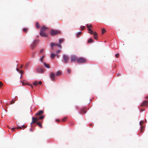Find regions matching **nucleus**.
Here are the masks:
<instances>
[{
  "mask_svg": "<svg viewBox=\"0 0 148 148\" xmlns=\"http://www.w3.org/2000/svg\"><path fill=\"white\" fill-rule=\"evenodd\" d=\"M30 131L32 132L33 131V130H32V129L31 128L30 129Z\"/></svg>",
  "mask_w": 148,
  "mask_h": 148,
  "instance_id": "48",
  "label": "nucleus"
},
{
  "mask_svg": "<svg viewBox=\"0 0 148 148\" xmlns=\"http://www.w3.org/2000/svg\"><path fill=\"white\" fill-rule=\"evenodd\" d=\"M56 121H58V122H60V120L59 119H57V120H56Z\"/></svg>",
  "mask_w": 148,
  "mask_h": 148,
  "instance_id": "49",
  "label": "nucleus"
},
{
  "mask_svg": "<svg viewBox=\"0 0 148 148\" xmlns=\"http://www.w3.org/2000/svg\"><path fill=\"white\" fill-rule=\"evenodd\" d=\"M44 116H40L39 118L33 117L32 118V122L31 123V125H32V124H34L37 123V121L39 119H44Z\"/></svg>",
  "mask_w": 148,
  "mask_h": 148,
  "instance_id": "1",
  "label": "nucleus"
},
{
  "mask_svg": "<svg viewBox=\"0 0 148 148\" xmlns=\"http://www.w3.org/2000/svg\"><path fill=\"white\" fill-rule=\"evenodd\" d=\"M29 65L28 64H27L25 65V67H27Z\"/></svg>",
  "mask_w": 148,
  "mask_h": 148,
  "instance_id": "46",
  "label": "nucleus"
},
{
  "mask_svg": "<svg viewBox=\"0 0 148 148\" xmlns=\"http://www.w3.org/2000/svg\"><path fill=\"white\" fill-rule=\"evenodd\" d=\"M146 98H147L148 99V97H146Z\"/></svg>",
  "mask_w": 148,
  "mask_h": 148,
  "instance_id": "54",
  "label": "nucleus"
},
{
  "mask_svg": "<svg viewBox=\"0 0 148 148\" xmlns=\"http://www.w3.org/2000/svg\"><path fill=\"white\" fill-rule=\"evenodd\" d=\"M144 129V126H142L141 127V129H140V132L141 133L143 131Z\"/></svg>",
  "mask_w": 148,
  "mask_h": 148,
  "instance_id": "24",
  "label": "nucleus"
},
{
  "mask_svg": "<svg viewBox=\"0 0 148 148\" xmlns=\"http://www.w3.org/2000/svg\"><path fill=\"white\" fill-rule=\"evenodd\" d=\"M144 123V121H141L140 123V124L141 126L142 125V124Z\"/></svg>",
  "mask_w": 148,
  "mask_h": 148,
  "instance_id": "30",
  "label": "nucleus"
},
{
  "mask_svg": "<svg viewBox=\"0 0 148 148\" xmlns=\"http://www.w3.org/2000/svg\"><path fill=\"white\" fill-rule=\"evenodd\" d=\"M15 129H16V128H11V130L12 131H15L14 130Z\"/></svg>",
  "mask_w": 148,
  "mask_h": 148,
  "instance_id": "40",
  "label": "nucleus"
},
{
  "mask_svg": "<svg viewBox=\"0 0 148 148\" xmlns=\"http://www.w3.org/2000/svg\"><path fill=\"white\" fill-rule=\"evenodd\" d=\"M38 42V41L37 40H35L34 41L33 43L31 45L32 48V49H33L36 45H37Z\"/></svg>",
  "mask_w": 148,
  "mask_h": 148,
  "instance_id": "7",
  "label": "nucleus"
},
{
  "mask_svg": "<svg viewBox=\"0 0 148 148\" xmlns=\"http://www.w3.org/2000/svg\"><path fill=\"white\" fill-rule=\"evenodd\" d=\"M37 71L39 73L42 72L44 71V69L40 67L39 68L37 69Z\"/></svg>",
  "mask_w": 148,
  "mask_h": 148,
  "instance_id": "14",
  "label": "nucleus"
},
{
  "mask_svg": "<svg viewBox=\"0 0 148 148\" xmlns=\"http://www.w3.org/2000/svg\"><path fill=\"white\" fill-rule=\"evenodd\" d=\"M40 34L41 36L43 37H46L47 36V35L44 32L40 31Z\"/></svg>",
  "mask_w": 148,
  "mask_h": 148,
  "instance_id": "10",
  "label": "nucleus"
},
{
  "mask_svg": "<svg viewBox=\"0 0 148 148\" xmlns=\"http://www.w3.org/2000/svg\"><path fill=\"white\" fill-rule=\"evenodd\" d=\"M3 85V83L1 82H0V87H1Z\"/></svg>",
  "mask_w": 148,
  "mask_h": 148,
  "instance_id": "38",
  "label": "nucleus"
},
{
  "mask_svg": "<svg viewBox=\"0 0 148 148\" xmlns=\"http://www.w3.org/2000/svg\"><path fill=\"white\" fill-rule=\"evenodd\" d=\"M43 49H41L40 51V53H42L43 52Z\"/></svg>",
  "mask_w": 148,
  "mask_h": 148,
  "instance_id": "39",
  "label": "nucleus"
},
{
  "mask_svg": "<svg viewBox=\"0 0 148 148\" xmlns=\"http://www.w3.org/2000/svg\"><path fill=\"white\" fill-rule=\"evenodd\" d=\"M32 87H33V86L32 85L30 86Z\"/></svg>",
  "mask_w": 148,
  "mask_h": 148,
  "instance_id": "53",
  "label": "nucleus"
},
{
  "mask_svg": "<svg viewBox=\"0 0 148 148\" xmlns=\"http://www.w3.org/2000/svg\"><path fill=\"white\" fill-rule=\"evenodd\" d=\"M94 38L96 40H97L98 36L97 33L96 32H95L94 34Z\"/></svg>",
  "mask_w": 148,
  "mask_h": 148,
  "instance_id": "15",
  "label": "nucleus"
},
{
  "mask_svg": "<svg viewBox=\"0 0 148 148\" xmlns=\"http://www.w3.org/2000/svg\"><path fill=\"white\" fill-rule=\"evenodd\" d=\"M78 58L75 55H72L71 57V62L76 61L77 62V60Z\"/></svg>",
  "mask_w": 148,
  "mask_h": 148,
  "instance_id": "4",
  "label": "nucleus"
},
{
  "mask_svg": "<svg viewBox=\"0 0 148 148\" xmlns=\"http://www.w3.org/2000/svg\"><path fill=\"white\" fill-rule=\"evenodd\" d=\"M16 70H17V71H18V72H19V71H20L19 70V69H18V68L16 69Z\"/></svg>",
  "mask_w": 148,
  "mask_h": 148,
  "instance_id": "47",
  "label": "nucleus"
},
{
  "mask_svg": "<svg viewBox=\"0 0 148 148\" xmlns=\"http://www.w3.org/2000/svg\"><path fill=\"white\" fill-rule=\"evenodd\" d=\"M23 65H21L20 67V68L21 69H22V68L23 67Z\"/></svg>",
  "mask_w": 148,
  "mask_h": 148,
  "instance_id": "45",
  "label": "nucleus"
},
{
  "mask_svg": "<svg viewBox=\"0 0 148 148\" xmlns=\"http://www.w3.org/2000/svg\"><path fill=\"white\" fill-rule=\"evenodd\" d=\"M93 42V40L92 39H89L88 41V43H90L91 42Z\"/></svg>",
  "mask_w": 148,
  "mask_h": 148,
  "instance_id": "25",
  "label": "nucleus"
},
{
  "mask_svg": "<svg viewBox=\"0 0 148 148\" xmlns=\"http://www.w3.org/2000/svg\"><path fill=\"white\" fill-rule=\"evenodd\" d=\"M87 27L88 28V29L89 31H91V29H90V27H92V26L90 24H87Z\"/></svg>",
  "mask_w": 148,
  "mask_h": 148,
  "instance_id": "16",
  "label": "nucleus"
},
{
  "mask_svg": "<svg viewBox=\"0 0 148 148\" xmlns=\"http://www.w3.org/2000/svg\"><path fill=\"white\" fill-rule=\"evenodd\" d=\"M43 59L42 57H41L40 59V61L42 62H43Z\"/></svg>",
  "mask_w": 148,
  "mask_h": 148,
  "instance_id": "41",
  "label": "nucleus"
},
{
  "mask_svg": "<svg viewBox=\"0 0 148 148\" xmlns=\"http://www.w3.org/2000/svg\"><path fill=\"white\" fill-rule=\"evenodd\" d=\"M61 73L60 71H58L56 74V76H60L61 75Z\"/></svg>",
  "mask_w": 148,
  "mask_h": 148,
  "instance_id": "22",
  "label": "nucleus"
},
{
  "mask_svg": "<svg viewBox=\"0 0 148 148\" xmlns=\"http://www.w3.org/2000/svg\"><path fill=\"white\" fill-rule=\"evenodd\" d=\"M44 57V55H43V56H42L41 57H42V58H43Z\"/></svg>",
  "mask_w": 148,
  "mask_h": 148,
  "instance_id": "52",
  "label": "nucleus"
},
{
  "mask_svg": "<svg viewBox=\"0 0 148 148\" xmlns=\"http://www.w3.org/2000/svg\"><path fill=\"white\" fill-rule=\"evenodd\" d=\"M37 125L39 126L41 128H42V122H38L36 123Z\"/></svg>",
  "mask_w": 148,
  "mask_h": 148,
  "instance_id": "17",
  "label": "nucleus"
},
{
  "mask_svg": "<svg viewBox=\"0 0 148 148\" xmlns=\"http://www.w3.org/2000/svg\"><path fill=\"white\" fill-rule=\"evenodd\" d=\"M56 56V54H54L53 53H51V58L53 59H54V57Z\"/></svg>",
  "mask_w": 148,
  "mask_h": 148,
  "instance_id": "19",
  "label": "nucleus"
},
{
  "mask_svg": "<svg viewBox=\"0 0 148 148\" xmlns=\"http://www.w3.org/2000/svg\"><path fill=\"white\" fill-rule=\"evenodd\" d=\"M145 121H146V119H145Z\"/></svg>",
  "mask_w": 148,
  "mask_h": 148,
  "instance_id": "56",
  "label": "nucleus"
},
{
  "mask_svg": "<svg viewBox=\"0 0 148 148\" xmlns=\"http://www.w3.org/2000/svg\"><path fill=\"white\" fill-rule=\"evenodd\" d=\"M43 113V110H40L35 114V116H40H40H42L41 115Z\"/></svg>",
  "mask_w": 148,
  "mask_h": 148,
  "instance_id": "8",
  "label": "nucleus"
},
{
  "mask_svg": "<svg viewBox=\"0 0 148 148\" xmlns=\"http://www.w3.org/2000/svg\"><path fill=\"white\" fill-rule=\"evenodd\" d=\"M87 62L86 60L83 57H79L78 58L77 60V63L79 64H82L86 63Z\"/></svg>",
  "mask_w": 148,
  "mask_h": 148,
  "instance_id": "2",
  "label": "nucleus"
},
{
  "mask_svg": "<svg viewBox=\"0 0 148 148\" xmlns=\"http://www.w3.org/2000/svg\"><path fill=\"white\" fill-rule=\"evenodd\" d=\"M144 110L142 109L141 110V112H142V111H144Z\"/></svg>",
  "mask_w": 148,
  "mask_h": 148,
  "instance_id": "51",
  "label": "nucleus"
},
{
  "mask_svg": "<svg viewBox=\"0 0 148 148\" xmlns=\"http://www.w3.org/2000/svg\"><path fill=\"white\" fill-rule=\"evenodd\" d=\"M33 84L35 86H37L38 85V83L37 81L34 82L33 83Z\"/></svg>",
  "mask_w": 148,
  "mask_h": 148,
  "instance_id": "23",
  "label": "nucleus"
},
{
  "mask_svg": "<svg viewBox=\"0 0 148 148\" xmlns=\"http://www.w3.org/2000/svg\"><path fill=\"white\" fill-rule=\"evenodd\" d=\"M63 59L64 60V62L66 63L68 62L69 60V57L66 55H63Z\"/></svg>",
  "mask_w": 148,
  "mask_h": 148,
  "instance_id": "5",
  "label": "nucleus"
},
{
  "mask_svg": "<svg viewBox=\"0 0 148 148\" xmlns=\"http://www.w3.org/2000/svg\"><path fill=\"white\" fill-rule=\"evenodd\" d=\"M80 28H81V30H82L85 29V27L84 26H82Z\"/></svg>",
  "mask_w": 148,
  "mask_h": 148,
  "instance_id": "31",
  "label": "nucleus"
},
{
  "mask_svg": "<svg viewBox=\"0 0 148 148\" xmlns=\"http://www.w3.org/2000/svg\"><path fill=\"white\" fill-rule=\"evenodd\" d=\"M27 29L26 28H24L23 30V31L25 32H27Z\"/></svg>",
  "mask_w": 148,
  "mask_h": 148,
  "instance_id": "33",
  "label": "nucleus"
},
{
  "mask_svg": "<svg viewBox=\"0 0 148 148\" xmlns=\"http://www.w3.org/2000/svg\"><path fill=\"white\" fill-rule=\"evenodd\" d=\"M23 85L24 86V85H25V83H23Z\"/></svg>",
  "mask_w": 148,
  "mask_h": 148,
  "instance_id": "50",
  "label": "nucleus"
},
{
  "mask_svg": "<svg viewBox=\"0 0 148 148\" xmlns=\"http://www.w3.org/2000/svg\"><path fill=\"white\" fill-rule=\"evenodd\" d=\"M44 66L47 68H50L49 65V64H46L45 63H44Z\"/></svg>",
  "mask_w": 148,
  "mask_h": 148,
  "instance_id": "18",
  "label": "nucleus"
},
{
  "mask_svg": "<svg viewBox=\"0 0 148 148\" xmlns=\"http://www.w3.org/2000/svg\"><path fill=\"white\" fill-rule=\"evenodd\" d=\"M22 76V75H21V78Z\"/></svg>",
  "mask_w": 148,
  "mask_h": 148,
  "instance_id": "55",
  "label": "nucleus"
},
{
  "mask_svg": "<svg viewBox=\"0 0 148 148\" xmlns=\"http://www.w3.org/2000/svg\"><path fill=\"white\" fill-rule=\"evenodd\" d=\"M47 28L45 26H43L41 29L40 31L44 32L47 30Z\"/></svg>",
  "mask_w": 148,
  "mask_h": 148,
  "instance_id": "12",
  "label": "nucleus"
},
{
  "mask_svg": "<svg viewBox=\"0 0 148 148\" xmlns=\"http://www.w3.org/2000/svg\"><path fill=\"white\" fill-rule=\"evenodd\" d=\"M20 73H21V74L23 73V71H20L19 72Z\"/></svg>",
  "mask_w": 148,
  "mask_h": 148,
  "instance_id": "43",
  "label": "nucleus"
},
{
  "mask_svg": "<svg viewBox=\"0 0 148 148\" xmlns=\"http://www.w3.org/2000/svg\"><path fill=\"white\" fill-rule=\"evenodd\" d=\"M106 32V30L104 29H102V34H104Z\"/></svg>",
  "mask_w": 148,
  "mask_h": 148,
  "instance_id": "27",
  "label": "nucleus"
},
{
  "mask_svg": "<svg viewBox=\"0 0 148 148\" xmlns=\"http://www.w3.org/2000/svg\"><path fill=\"white\" fill-rule=\"evenodd\" d=\"M82 34V32H78L76 34V36L77 38L79 37V36Z\"/></svg>",
  "mask_w": 148,
  "mask_h": 148,
  "instance_id": "21",
  "label": "nucleus"
},
{
  "mask_svg": "<svg viewBox=\"0 0 148 148\" xmlns=\"http://www.w3.org/2000/svg\"><path fill=\"white\" fill-rule=\"evenodd\" d=\"M67 119V118L66 117H64L63 119H62V121L63 122H64L66 119Z\"/></svg>",
  "mask_w": 148,
  "mask_h": 148,
  "instance_id": "29",
  "label": "nucleus"
},
{
  "mask_svg": "<svg viewBox=\"0 0 148 148\" xmlns=\"http://www.w3.org/2000/svg\"><path fill=\"white\" fill-rule=\"evenodd\" d=\"M15 102V101L14 100H12L10 102V104H12L14 103Z\"/></svg>",
  "mask_w": 148,
  "mask_h": 148,
  "instance_id": "34",
  "label": "nucleus"
},
{
  "mask_svg": "<svg viewBox=\"0 0 148 148\" xmlns=\"http://www.w3.org/2000/svg\"><path fill=\"white\" fill-rule=\"evenodd\" d=\"M22 127L26 128V127H25V125H22V126L20 127H18H18H17V128L18 129H22Z\"/></svg>",
  "mask_w": 148,
  "mask_h": 148,
  "instance_id": "26",
  "label": "nucleus"
},
{
  "mask_svg": "<svg viewBox=\"0 0 148 148\" xmlns=\"http://www.w3.org/2000/svg\"><path fill=\"white\" fill-rule=\"evenodd\" d=\"M56 56H57V57L58 58H59V56L58 55V54H56Z\"/></svg>",
  "mask_w": 148,
  "mask_h": 148,
  "instance_id": "44",
  "label": "nucleus"
},
{
  "mask_svg": "<svg viewBox=\"0 0 148 148\" xmlns=\"http://www.w3.org/2000/svg\"><path fill=\"white\" fill-rule=\"evenodd\" d=\"M67 71L68 73L69 74H70L71 73V70L70 69H67Z\"/></svg>",
  "mask_w": 148,
  "mask_h": 148,
  "instance_id": "32",
  "label": "nucleus"
},
{
  "mask_svg": "<svg viewBox=\"0 0 148 148\" xmlns=\"http://www.w3.org/2000/svg\"><path fill=\"white\" fill-rule=\"evenodd\" d=\"M61 51L60 50H58L56 52V54H58Z\"/></svg>",
  "mask_w": 148,
  "mask_h": 148,
  "instance_id": "37",
  "label": "nucleus"
},
{
  "mask_svg": "<svg viewBox=\"0 0 148 148\" xmlns=\"http://www.w3.org/2000/svg\"><path fill=\"white\" fill-rule=\"evenodd\" d=\"M42 81H40L39 82H38V84H39L40 85V84H42Z\"/></svg>",
  "mask_w": 148,
  "mask_h": 148,
  "instance_id": "42",
  "label": "nucleus"
},
{
  "mask_svg": "<svg viewBox=\"0 0 148 148\" xmlns=\"http://www.w3.org/2000/svg\"><path fill=\"white\" fill-rule=\"evenodd\" d=\"M115 56L116 58H118L119 56V54L118 53L116 54Z\"/></svg>",
  "mask_w": 148,
  "mask_h": 148,
  "instance_id": "36",
  "label": "nucleus"
},
{
  "mask_svg": "<svg viewBox=\"0 0 148 148\" xmlns=\"http://www.w3.org/2000/svg\"><path fill=\"white\" fill-rule=\"evenodd\" d=\"M86 112V108H83L81 110L80 112L82 114H84Z\"/></svg>",
  "mask_w": 148,
  "mask_h": 148,
  "instance_id": "13",
  "label": "nucleus"
},
{
  "mask_svg": "<svg viewBox=\"0 0 148 148\" xmlns=\"http://www.w3.org/2000/svg\"><path fill=\"white\" fill-rule=\"evenodd\" d=\"M90 31V34H94V32H93V31L91 29V31Z\"/></svg>",
  "mask_w": 148,
  "mask_h": 148,
  "instance_id": "35",
  "label": "nucleus"
},
{
  "mask_svg": "<svg viewBox=\"0 0 148 148\" xmlns=\"http://www.w3.org/2000/svg\"><path fill=\"white\" fill-rule=\"evenodd\" d=\"M60 33V31L58 30H54L52 29L51 30L50 34L51 35H57Z\"/></svg>",
  "mask_w": 148,
  "mask_h": 148,
  "instance_id": "3",
  "label": "nucleus"
},
{
  "mask_svg": "<svg viewBox=\"0 0 148 148\" xmlns=\"http://www.w3.org/2000/svg\"><path fill=\"white\" fill-rule=\"evenodd\" d=\"M36 27L37 28H40V25L38 22H36Z\"/></svg>",
  "mask_w": 148,
  "mask_h": 148,
  "instance_id": "20",
  "label": "nucleus"
},
{
  "mask_svg": "<svg viewBox=\"0 0 148 148\" xmlns=\"http://www.w3.org/2000/svg\"><path fill=\"white\" fill-rule=\"evenodd\" d=\"M148 104V101H145L141 104V106H146Z\"/></svg>",
  "mask_w": 148,
  "mask_h": 148,
  "instance_id": "11",
  "label": "nucleus"
},
{
  "mask_svg": "<svg viewBox=\"0 0 148 148\" xmlns=\"http://www.w3.org/2000/svg\"><path fill=\"white\" fill-rule=\"evenodd\" d=\"M54 45L57 46L58 47L61 48L62 47L60 44H58L56 43H51V46L52 49H53V47Z\"/></svg>",
  "mask_w": 148,
  "mask_h": 148,
  "instance_id": "6",
  "label": "nucleus"
},
{
  "mask_svg": "<svg viewBox=\"0 0 148 148\" xmlns=\"http://www.w3.org/2000/svg\"><path fill=\"white\" fill-rule=\"evenodd\" d=\"M56 76V74L54 73H52L50 74V77L51 79L53 80H54L55 79V78Z\"/></svg>",
  "mask_w": 148,
  "mask_h": 148,
  "instance_id": "9",
  "label": "nucleus"
},
{
  "mask_svg": "<svg viewBox=\"0 0 148 148\" xmlns=\"http://www.w3.org/2000/svg\"><path fill=\"white\" fill-rule=\"evenodd\" d=\"M64 41L63 39H60L59 40V42L60 44L62 43Z\"/></svg>",
  "mask_w": 148,
  "mask_h": 148,
  "instance_id": "28",
  "label": "nucleus"
}]
</instances>
